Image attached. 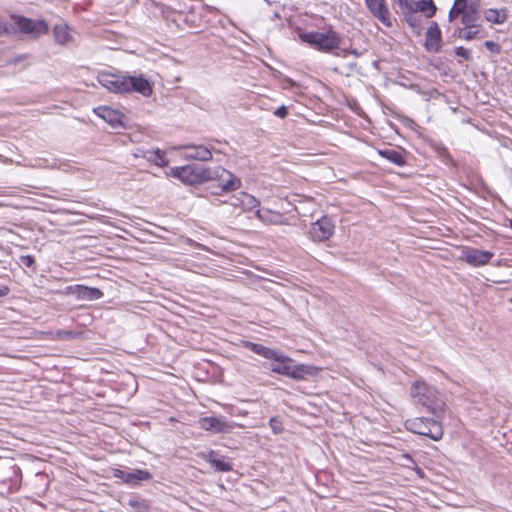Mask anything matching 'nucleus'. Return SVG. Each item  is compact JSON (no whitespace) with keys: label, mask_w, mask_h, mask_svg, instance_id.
I'll return each mask as SVG.
<instances>
[{"label":"nucleus","mask_w":512,"mask_h":512,"mask_svg":"<svg viewBox=\"0 0 512 512\" xmlns=\"http://www.w3.org/2000/svg\"><path fill=\"white\" fill-rule=\"evenodd\" d=\"M199 426L205 431L213 433H230L236 426L234 422L228 421L225 417H203L199 420Z\"/></svg>","instance_id":"obj_8"},{"label":"nucleus","mask_w":512,"mask_h":512,"mask_svg":"<svg viewBox=\"0 0 512 512\" xmlns=\"http://www.w3.org/2000/svg\"><path fill=\"white\" fill-rule=\"evenodd\" d=\"M19 264L27 268H33L35 270V258L31 255H22L19 258Z\"/></svg>","instance_id":"obj_33"},{"label":"nucleus","mask_w":512,"mask_h":512,"mask_svg":"<svg viewBox=\"0 0 512 512\" xmlns=\"http://www.w3.org/2000/svg\"><path fill=\"white\" fill-rule=\"evenodd\" d=\"M9 289L8 288H0V297L6 296L8 294Z\"/></svg>","instance_id":"obj_43"},{"label":"nucleus","mask_w":512,"mask_h":512,"mask_svg":"<svg viewBox=\"0 0 512 512\" xmlns=\"http://www.w3.org/2000/svg\"><path fill=\"white\" fill-rule=\"evenodd\" d=\"M405 12H411V13H417L420 12V0L419 1H413L409 0L408 5H404V7L401 9Z\"/></svg>","instance_id":"obj_35"},{"label":"nucleus","mask_w":512,"mask_h":512,"mask_svg":"<svg viewBox=\"0 0 512 512\" xmlns=\"http://www.w3.org/2000/svg\"><path fill=\"white\" fill-rule=\"evenodd\" d=\"M425 47L430 52H438L441 48V30L436 22H432L426 32Z\"/></svg>","instance_id":"obj_14"},{"label":"nucleus","mask_w":512,"mask_h":512,"mask_svg":"<svg viewBox=\"0 0 512 512\" xmlns=\"http://www.w3.org/2000/svg\"><path fill=\"white\" fill-rule=\"evenodd\" d=\"M317 227H320V219H317L315 222L312 223V228L309 231V234L311 235V238L314 241H320L318 233H317ZM320 230V228H318Z\"/></svg>","instance_id":"obj_37"},{"label":"nucleus","mask_w":512,"mask_h":512,"mask_svg":"<svg viewBox=\"0 0 512 512\" xmlns=\"http://www.w3.org/2000/svg\"><path fill=\"white\" fill-rule=\"evenodd\" d=\"M126 473L127 471L116 469L114 471V477L121 479L125 483Z\"/></svg>","instance_id":"obj_40"},{"label":"nucleus","mask_w":512,"mask_h":512,"mask_svg":"<svg viewBox=\"0 0 512 512\" xmlns=\"http://www.w3.org/2000/svg\"><path fill=\"white\" fill-rule=\"evenodd\" d=\"M210 180H218L219 185L224 191H232L236 190L240 187L241 181L235 175H233L230 171L222 168H210Z\"/></svg>","instance_id":"obj_7"},{"label":"nucleus","mask_w":512,"mask_h":512,"mask_svg":"<svg viewBox=\"0 0 512 512\" xmlns=\"http://www.w3.org/2000/svg\"><path fill=\"white\" fill-rule=\"evenodd\" d=\"M397 4L399 5L400 9L404 7V5H408L409 0H395Z\"/></svg>","instance_id":"obj_42"},{"label":"nucleus","mask_w":512,"mask_h":512,"mask_svg":"<svg viewBox=\"0 0 512 512\" xmlns=\"http://www.w3.org/2000/svg\"><path fill=\"white\" fill-rule=\"evenodd\" d=\"M210 168L199 165H185L181 167H172L168 175L179 179L184 184L195 185L209 181Z\"/></svg>","instance_id":"obj_2"},{"label":"nucleus","mask_w":512,"mask_h":512,"mask_svg":"<svg viewBox=\"0 0 512 512\" xmlns=\"http://www.w3.org/2000/svg\"><path fill=\"white\" fill-rule=\"evenodd\" d=\"M99 116L102 117L107 123H109L113 128H118L123 125V115L110 107L104 106L99 107Z\"/></svg>","instance_id":"obj_16"},{"label":"nucleus","mask_w":512,"mask_h":512,"mask_svg":"<svg viewBox=\"0 0 512 512\" xmlns=\"http://www.w3.org/2000/svg\"><path fill=\"white\" fill-rule=\"evenodd\" d=\"M245 347L251 350L252 352L267 359L276 357V352L274 350L258 343L246 342Z\"/></svg>","instance_id":"obj_25"},{"label":"nucleus","mask_w":512,"mask_h":512,"mask_svg":"<svg viewBox=\"0 0 512 512\" xmlns=\"http://www.w3.org/2000/svg\"><path fill=\"white\" fill-rule=\"evenodd\" d=\"M437 11L433 0H420V12L424 13L427 18H431Z\"/></svg>","instance_id":"obj_30"},{"label":"nucleus","mask_w":512,"mask_h":512,"mask_svg":"<svg viewBox=\"0 0 512 512\" xmlns=\"http://www.w3.org/2000/svg\"><path fill=\"white\" fill-rule=\"evenodd\" d=\"M177 150H185L184 159L207 162L212 160L213 148L204 145L187 144L176 147Z\"/></svg>","instance_id":"obj_10"},{"label":"nucleus","mask_w":512,"mask_h":512,"mask_svg":"<svg viewBox=\"0 0 512 512\" xmlns=\"http://www.w3.org/2000/svg\"><path fill=\"white\" fill-rule=\"evenodd\" d=\"M139 152H141L142 158L146 159L151 163H154L159 167H164L168 165V160L166 159L165 152L160 149L139 150Z\"/></svg>","instance_id":"obj_17"},{"label":"nucleus","mask_w":512,"mask_h":512,"mask_svg":"<svg viewBox=\"0 0 512 512\" xmlns=\"http://www.w3.org/2000/svg\"><path fill=\"white\" fill-rule=\"evenodd\" d=\"M231 204L235 207H242L244 210H253L259 206V201L254 196L241 192Z\"/></svg>","instance_id":"obj_18"},{"label":"nucleus","mask_w":512,"mask_h":512,"mask_svg":"<svg viewBox=\"0 0 512 512\" xmlns=\"http://www.w3.org/2000/svg\"><path fill=\"white\" fill-rule=\"evenodd\" d=\"M79 299L97 300L103 296V293L97 288H90L83 285L75 286L73 292Z\"/></svg>","instance_id":"obj_19"},{"label":"nucleus","mask_w":512,"mask_h":512,"mask_svg":"<svg viewBox=\"0 0 512 512\" xmlns=\"http://www.w3.org/2000/svg\"><path fill=\"white\" fill-rule=\"evenodd\" d=\"M128 92H138L144 97H148L152 94V86L147 79L142 76L133 77L127 76Z\"/></svg>","instance_id":"obj_15"},{"label":"nucleus","mask_w":512,"mask_h":512,"mask_svg":"<svg viewBox=\"0 0 512 512\" xmlns=\"http://www.w3.org/2000/svg\"><path fill=\"white\" fill-rule=\"evenodd\" d=\"M272 363L270 369L278 374L286 375L295 379H301L308 372V368L304 365H296L294 362L283 355L276 352V357L271 358Z\"/></svg>","instance_id":"obj_4"},{"label":"nucleus","mask_w":512,"mask_h":512,"mask_svg":"<svg viewBox=\"0 0 512 512\" xmlns=\"http://www.w3.org/2000/svg\"><path fill=\"white\" fill-rule=\"evenodd\" d=\"M335 224L334 222L326 217H322V241L329 239L334 233Z\"/></svg>","instance_id":"obj_29"},{"label":"nucleus","mask_w":512,"mask_h":512,"mask_svg":"<svg viewBox=\"0 0 512 512\" xmlns=\"http://www.w3.org/2000/svg\"><path fill=\"white\" fill-rule=\"evenodd\" d=\"M406 428L421 436H426L432 440L438 441L443 437V429L438 420L418 417L409 419L405 423Z\"/></svg>","instance_id":"obj_3"},{"label":"nucleus","mask_w":512,"mask_h":512,"mask_svg":"<svg viewBox=\"0 0 512 512\" xmlns=\"http://www.w3.org/2000/svg\"><path fill=\"white\" fill-rule=\"evenodd\" d=\"M139 150H143L142 148H138L135 153L133 154L134 157L138 158V157H141V152H139Z\"/></svg>","instance_id":"obj_45"},{"label":"nucleus","mask_w":512,"mask_h":512,"mask_svg":"<svg viewBox=\"0 0 512 512\" xmlns=\"http://www.w3.org/2000/svg\"><path fill=\"white\" fill-rule=\"evenodd\" d=\"M351 53H353V54H354V55H356V56H359V55H360V53H358L356 50L352 51Z\"/></svg>","instance_id":"obj_47"},{"label":"nucleus","mask_w":512,"mask_h":512,"mask_svg":"<svg viewBox=\"0 0 512 512\" xmlns=\"http://www.w3.org/2000/svg\"><path fill=\"white\" fill-rule=\"evenodd\" d=\"M494 256L493 252L477 248H465L462 251V259L472 266H483L490 262Z\"/></svg>","instance_id":"obj_11"},{"label":"nucleus","mask_w":512,"mask_h":512,"mask_svg":"<svg viewBox=\"0 0 512 512\" xmlns=\"http://www.w3.org/2000/svg\"><path fill=\"white\" fill-rule=\"evenodd\" d=\"M484 16L488 22L495 24H503L507 20V13L505 9H488L485 11Z\"/></svg>","instance_id":"obj_26"},{"label":"nucleus","mask_w":512,"mask_h":512,"mask_svg":"<svg viewBox=\"0 0 512 512\" xmlns=\"http://www.w3.org/2000/svg\"><path fill=\"white\" fill-rule=\"evenodd\" d=\"M480 32L481 31L479 29V26L477 28H466L465 26H463V27H458L455 31V34L460 39L470 41V40H473L476 38H480L481 37Z\"/></svg>","instance_id":"obj_27"},{"label":"nucleus","mask_w":512,"mask_h":512,"mask_svg":"<svg viewBox=\"0 0 512 512\" xmlns=\"http://www.w3.org/2000/svg\"><path fill=\"white\" fill-rule=\"evenodd\" d=\"M298 37L302 42L307 43L312 48L320 50V34L318 32L299 30Z\"/></svg>","instance_id":"obj_23"},{"label":"nucleus","mask_w":512,"mask_h":512,"mask_svg":"<svg viewBox=\"0 0 512 512\" xmlns=\"http://www.w3.org/2000/svg\"><path fill=\"white\" fill-rule=\"evenodd\" d=\"M455 53L457 56L462 57L466 60H469L471 58V51L469 49H466L462 46L457 47L455 50Z\"/></svg>","instance_id":"obj_38"},{"label":"nucleus","mask_w":512,"mask_h":512,"mask_svg":"<svg viewBox=\"0 0 512 512\" xmlns=\"http://www.w3.org/2000/svg\"><path fill=\"white\" fill-rule=\"evenodd\" d=\"M288 114L287 107L282 105L274 111V115L279 118H285Z\"/></svg>","instance_id":"obj_39"},{"label":"nucleus","mask_w":512,"mask_h":512,"mask_svg":"<svg viewBox=\"0 0 512 512\" xmlns=\"http://www.w3.org/2000/svg\"><path fill=\"white\" fill-rule=\"evenodd\" d=\"M480 18L478 5L475 2L466 0L465 7L461 16V24L466 28H477V22Z\"/></svg>","instance_id":"obj_13"},{"label":"nucleus","mask_w":512,"mask_h":512,"mask_svg":"<svg viewBox=\"0 0 512 512\" xmlns=\"http://www.w3.org/2000/svg\"><path fill=\"white\" fill-rule=\"evenodd\" d=\"M15 26L24 34L37 38L48 32V25L43 20H33L23 16H11Z\"/></svg>","instance_id":"obj_5"},{"label":"nucleus","mask_w":512,"mask_h":512,"mask_svg":"<svg viewBox=\"0 0 512 512\" xmlns=\"http://www.w3.org/2000/svg\"><path fill=\"white\" fill-rule=\"evenodd\" d=\"M151 477L152 475L146 470L136 469L127 471L125 483L129 485H137L142 481L149 480Z\"/></svg>","instance_id":"obj_21"},{"label":"nucleus","mask_w":512,"mask_h":512,"mask_svg":"<svg viewBox=\"0 0 512 512\" xmlns=\"http://www.w3.org/2000/svg\"><path fill=\"white\" fill-rule=\"evenodd\" d=\"M4 206H8V204H6L4 202H0V207H4Z\"/></svg>","instance_id":"obj_46"},{"label":"nucleus","mask_w":512,"mask_h":512,"mask_svg":"<svg viewBox=\"0 0 512 512\" xmlns=\"http://www.w3.org/2000/svg\"><path fill=\"white\" fill-rule=\"evenodd\" d=\"M342 40L332 30H325L322 27V51L333 52L336 56H345L348 50L341 47Z\"/></svg>","instance_id":"obj_9"},{"label":"nucleus","mask_w":512,"mask_h":512,"mask_svg":"<svg viewBox=\"0 0 512 512\" xmlns=\"http://www.w3.org/2000/svg\"><path fill=\"white\" fill-rule=\"evenodd\" d=\"M53 34L55 41L61 45L67 44L72 39V36L69 32V27L63 23L54 26Z\"/></svg>","instance_id":"obj_22"},{"label":"nucleus","mask_w":512,"mask_h":512,"mask_svg":"<svg viewBox=\"0 0 512 512\" xmlns=\"http://www.w3.org/2000/svg\"><path fill=\"white\" fill-rule=\"evenodd\" d=\"M378 154L397 166H404L406 164V159L402 150L383 149L378 150Z\"/></svg>","instance_id":"obj_20"},{"label":"nucleus","mask_w":512,"mask_h":512,"mask_svg":"<svg viewBox=\"0 0 512 512\" xmlns=\"http://www.w3.org/2000/svg\"><path fill=\"white\" fill-rule=\"evenodd\" d=\"M466 0H455L452 8L448 13L449 22H453L457 17L462 16Z\"/></svg>","instance_id":"obj_28"},{"label":"nucleus","mask_w":512,"mask_h":512,"mask_svg":"<svg viewBox=\"0 0 512 512\" xmlns=\"http://www.w3.org/2000/svg\"><path fill=\"white\" fill-rule=\"evenodd\" d=\"M365 3L371 14L383 25L387 27L392 26L390 12L385 0H365Z\"/></svg>","instance_id":"obj_12"},{"label":"nucleus","mask_w":512,"mask_h":512,"mask_svg":"<svg viewBox=\"0 0 512 512\" xmlns=\"http://www.w3.org/2000/svg\"><path fill=\"white\" fill-rule=\"evenodd\" d=\"M10 193L7 190L0 189V196H8Z\"/></svg>","instance_id":"obj_44"},{"label":"nucleus","mask_w":512,"mask_h":512,"mask_svg":"<svg viewBox=\"0 0 512 512\" xmlns=\"http://www.w3.org/2000/svg\"><path fill=\"white\" fill-rule=\"evenodd\" d=\"M406 22L409 24L410 27H412L417 33H420L421 30V20L420 18L415 14L411 12H405L402 11Z\"/></svg>","instance_id":"obj_31"},{"label":"nucleus","mask_w":512,"mask_h":512,"mask_svg":"<svg viewBox=\"0 0 512 512\" xmlns=\"http://www.w3.org/2000/svg\"><path fill=\"white\" fill-rule=\"evenodd\" d=\"M8 25L0 20V36L8 33Z\"/></svg>","instance_id":"obj_41"},{"label":"nucleus","mask_w":512,"mask_h":512,"mask_svg":"<svg viewBox=\"0 0 512 512\" xmlns=\"http://www.w3.org/2000/svg\"><path fill=\"white\" fill-rule=\"evenodd\" d=\"M256 216L262 221L271 222V223H277L278 219L280 218L279 214H274V213L270 212L269 210H264V209H258L256 211Z\"/></svg>","instance_id":"obj_32"},{"label":"nucleus","mask_w":512,"mask_h":512,"mask_svg":"<svg viewBox=\"0 0 512 512\" xmlns=\"http://www.w3.org/2000/svg\"><path fill=\"white\" fill-rule=\"evenodd\" d=\"M208 461L217 471L228 472L232 470V465L219 457V455L214 451L209 452Z\"/></svg>","instance_id":"obj_24"},{"label":"nucleus","mask_w":512,"mask_h":512,"mask_svg":"<svg viewBox=\"0 0 512 512\" xmlns=\"http://www.w3.org/2000/svg\"><path fill=\"white\" fill-rule=\"evenodd\" d=\"M410 394L415 404L425 408L437 419L442 418L446 404L434 387L422 381H415L411 387Z\"/></svg>","instance_id":"obj_1"},{"label":"nucleus","mask_w":512,"mask_h":512,"mask_svg":"<svg viewBox=\"0 0 512 512\" xmlns=\"http://www.w3.org/2000/svg\"><path fill=\"white\" fill-rule=\"evenodd\" d=\"M269 426L275 434H279L283 431V425L279 418L272 417L269 421Z\"/></svg>","instance_id":"obj_34"},{"label":"nucleus","mask_w":512,"mask_h":512,"mask_svg":"<svg viewBox=\"0 0 512 512\" xmlns=\"http://www.w3.org/2000/svg\"><path fill=\"white\" fill-rule=\"evenodd\" d=\"M484 46L494 54H499L501 52V47L496 42L488 40L484 42Z\"/></svg>","instance_id":"obj_36"},{"label":"nucleus","mask_w":512,"mask_h":512,"mask_svg":"<svg viewBox=\"0 0 512 512\" xmlns=\"http://www.w3.org/2000/svg\"><path fill=\"white\" fill-rule=\"evenodd\" d=\"M98 82L107 90L114 93H128L127 75L101 71L97 76Z\"/></svg>","instance_id":"obj_6"}]
</instances>
